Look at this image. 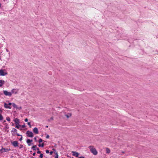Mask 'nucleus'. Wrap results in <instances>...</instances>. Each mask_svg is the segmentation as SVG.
<instances>
[{"mask_svg":"<svg viewBox=\"0 0 158 158\" xmlns=\"http://www.w3.org/2000/svg\"><path fill=\"white\" fill-rule=\"evenodd\" d=\"M89 148L90 149V152L92 153L94 155H96L97 154L98 152L96 149L95 148H93V146H90L89 147Z\"/></svg>","mask_w":158,"mask_h":158,"instance_id":"nucleus-1","label":"nucleus"},{"mask_svg":"<svg viewBox=\"0 0 158 158\" xmlns=\"http://www.w3.org/2000/svg\"><path fill=\"white\" fill-rule=\"evenodd\" d=\"M11 143L14 147L15 148L19 146V143L17 141H11Z\"/></svg>","mask_w":158,"mask_h":158,"instance_id":"nucleus-2","label":"nucleus"},{"mask_svg":"<svg viewBox=\"0 0 158 158\" xmlns=\"http://www.w3.org/2000/svg\"><path fill=\"white\" fill-rule=\"evenodd\" d=\"M3 94L6 96L10 97L12 95L11 92H9L7 90H3Z\"/></svg>","mask_w":158,"mask_h":158,"instance_id":"nucleus-3","label":"nucleus"},{"mask_svg":"<svg viewBox=\"0 0 158 158\" xmlns=\"http://www.w3.org/2000/svg\"><path fill=\"white\" fill-rule=\"evenodd\" d=\"M26 134L27 136L29 137H32L33 136V134L31 131H27Z\"/></svg>","mask_w":158,"mask_h":158,"instance_id":"nucleus-4","label":"nucleus"},{"mask_svg":"<svg viewBox=\"0 0 158 158\" xmlns=\"http://www.w3.org/2000/svg\"><path fill=\"white\" fill-rule=\"evenodd\" d=\"M10 150V149L5 148H2V149L0 150V152L1 153H3L9 152Z\"/></svg>","mask_w":158,"mask_h":158,"instance_id":"nucleus-5","label":"nucleus"},{"mask_svg":"<svg viewBox=\"0 0 158 158\" xmlns=\"http://www.w3.org/2000/svg\"><path fill=\"white\" fill-rule=\"evenodd\" d=\"M7 74V73L5 72L4 71V70L3 69L0 70V75L2 76H4L5 75H6Z\"/></svg>","mask_w":158,"mask_h":158,"instance_id":"nucleus-6","label":"nucleus"},{"mask_svg":"<svg viewBox=\"0 0 158 158\" xmlns=\"http://www.w3.org/2000/svg\"><path fill=\"white\" fill-rule=\"evenodd\" d=\"M72 153H73V155L76 157H78V156L79 155V153L76 152L72 151Z\"/></svg>","mask_w":158,"mask_h":158,"instance_id":"nucleus-7","label":"nucleus"},{"mask_svg":"<svg viewBox=\"0 0 158 158\" xmlns=\"http://www.w3.org/2000/svg\"><path fill=\"white\" fill-rule=\"evenodd\" d=\"M18 92V90L17 89H13L11 90V94L12 93L13 94H16Z\"/></svg>","mask_w":158,"mask_h":158,"instance_id":"nucleus-8","label":"nucleus"},{"mask_svg":"<svg viewBox=\"0 0 158 158\" xmlns=\"http://www.w3.org/2000/svg\"><path fill=\"white\" fill-rule=\"evenodd\" d=\"M33 131L36 134H38L39 133V131L38 128L35 127L33 129Z\"/></svg>","mask_w":158,"mask_h":158,"instance_id":"nucleus-9","label":"nucleus"},{"mask_svg":"<svg viewBox=\"0 0 158 158\" xmlns=\"http://www.w3.org/2000/svg\"><path fill=\"white\" fill-rule=\"evenodd\" d=\"M11 132H12V134L13 135H15V134H14V133H17V130L15 128H13L11 131Z\"/></svg>","mask_w":158,"mask_h":158,"instance_id":"nucleus-10","label":"nucleus"},{"mask_svg":"<svg viewBox=\"0 0 158 158\" xmlns=\"http://www.w3.org/2000/svg\"><path fill=\"white\" fill-rule=\"evenodd\" d=\"M14 121L16 124H17L19 123V120L18 118H15L14 120Z\"/></svg>","mask_w":158,"mask_h":158,"instance_id":"nucleus-11","label":"nucleus"},{"mask_svg":"<svg viewBox=\"0 0 158 158\" xmlns=\"http://www.w3.org/2000/svg\"><path fill=\"white\" fill-rule=\"evenodd\" d=\"M4 107L6 108L11 109V107L8 106V105L6 103H4Z\"/></svg>","mask_w":158,"mask_h":158,"instance_id":"nucleus-12","label":"nucleus"},{"mask_svg":"<svg viewBox=\"0 0 158 158\" xmlns=\"http://www.w3.org/2000/svg\"><path fill=\"white\" fill-rule=\"evenodd\" d=\"M32 141V140H30L29 139H28L27 140V143H28V145L29 146L31 145V144H30V143Z\"/></svg>","mask_w":158,"mask_h":158,"instance_id":"nucleus-13","label":"nucleus"},{"mask_svg":"<svg viewBox=\"0 0 158 158\" xmlns=\"http://www.w3.org/2000/svg\"><path fill=\"white\" fill-rule=\"evenodd\" d=\"M5 83L4 81L0 80V86L2 87L3 85Z\"/></svg>","mask_w":158,"mask_h":158,"instance_id":"nucleus-14","label":"nucleus"},{"mask_svg":"<svg viewBox=\"0 0 158 158\" xmlns=\"http://www.w3.org/2000/svg\"><path fill=\"white\" fill-rule=\"evenodd\" d=\"M12 106L14 107L16 109H19V107H18L15 103H12Z\"/></svg>","mask_w":158,"mask_h":158,"instance_id":"nucleus-15","label":"nucleus"},{"mask_svg":"<svg viewBox=\"0 0 158 158\" xmlns=\"http://www.w3.org/2000/svg\"><path fill=\"white\" fill-rule=\"evenodd\" d=\"M110 152V150L108 148H106V153L109 154Z\"/></svg>","mask_w":158,"mask_h":158,"instance_id":"nucleus-16","label":"nucleus"},{"mask_svg":"<svg viewBox=\"0 0 158 158\" xmlns=\"http://www.w3.org/2000/svg\"><path fill=\"white\" fill-rule=\"evenodd\" d=\"M37 146L36 145L33 146L31 148L34 151H36V148Z\"/></svg>","mask_w":158,"mask_h":158,"instance_id":"nucleus-17","label":"nucleus"},{"mask_svg":"<svg viewBox=\"0 0 158 158\" xmlns=\"http://www.w3.org/2000/svg\"><path fill=\"white\" fill-rule=\"evenodd\" d=\"M5 126L4 127V128L5 129H8L9 128L8 124L7 123H5Z\"/></svg>","mask_w":158,"mask_h":158,"instance_id":"nucleus-18","label":"nucleus"},{"mask_svg":"<svg viewBox=\"0 0 158 158\" xmlns=\"http://www.w3.org/2000/svg\"><path fill=\"white\" fill-rule=\"evenodd\" d=\"M21 127V125L18 124H16V125L15 126V127L19 129L20 127Z\"/></svg>","mask_w":158,"mask_h":158,"instance_id":"nucleus-19","label":"nucleus"},{"mask_svg":"<svg viewBox=\"0 0 158 158\" xmlns=\"http://www.w3.org/2000/svg\"><path fill=\"white\" fill-rule=\"evenodd\" d=\"M71 115V114L70 113H68L67 114L65 115V116L67 118H69L70 117Z\"/></svg>","mask_w":158,"mask_h":158,"instance_id":"nucleus-20","label":"nucleus"},{"mask_svg":"<svg viewBox=\"0 0 158 158\" xmlns=\"http://www.w3.org/2000/svg\"><path fill=\"white\" fill-rule=\"evenodd\" d=\"M38 146L39 147H43L44 146V144L43 143H42L41 144H39L38 145Z\"/></svg>","mask_w":158,"mask_h":158,"instance_id":"nucleus-21","label":"nucleus"},{"mask_svg":"<svg viewBox=\"0 0 158 158\" xmlns=\"http://www.w3.org/2000/svg\"><path fill=\"white\" fill-rule=\"evenodd\" d=\"M56 154V156H55V158H58V153L57 152H56L55 153Z\"/></svg>","mask_w":158,"mask_h":158,"instance_id":"nucleus-22","label":"nucleus"},{"mask_svg":"<svg viewBox=\"0 0 158 158\" xmlns=\"http://www.w3.org/2000/svg\"><path fill=\"white\" fill-rule=\"evenodd\" d=\"M3 119V117L0 114V120H2Z\"/></svg>","mask_w":158,"mask_h":158,"instance_id":"nucleus-23","label":"nucleus"},{"mask_svg":"<svg viewBox=\"0 0 158 158\" xmlns=\"http://www.w3.org/2000/svg\"><path fill=\"white\" fill-rule=\"evenodd\" d=\"M6 120L7 121H8L9 122H10V118L9 117H7L6 118Z\"/></svg>","mask_w":158,"mask_h":158,"instance_id":"nucleus-24","label":"nucleus"},{"mask_svg":"<svg viewBox=\"0 0 158 158\" xmlns=\"http://www.w3.org/2000/svg\"><path fill=\"white\" fill-rule=\"evenodd\" d=\"M42 141H43V140L41 139H40L39 141V143H40L42 142Z\"/></svg>","mask_w":158,"mask_h":158,"instance_id":"nucleus-25","label":"nucleus"},{"mask_svg":"<svg viewBox=\"0 0 158 158\" xmlns=\"http://www.w3.org/2000/svg\"><path fill=\"white\" fill-rule=\"evenodd\" d=\"M43 154H41L39 156V157L40 158H42L43 157Z\"/></svg>","mask_w":158,"mask_h":158,"instance_id":"nucleus-26","label":"nucleus"},{"mask_svg":"<svg viewBox=\"0 0 158 158\" xmlns=\"http://www.w3.org/2000/svg\"><path fill=\"white\" fill-rule=\"evenodd\" d=\"M23 147V145L22 144H20L19 146V148L20 149L22 148Z\"/></svg>","mask_w":158,"mask_h":158,"instance_id":"nucleus-27","label":"nucleus"},{"mask_svg":"<svg viewBox=\"0 0 158 158\" xmlns=\"http://www.w3.org/2000/svg\"><path fill=\"white\" fill-rule=\"evenodd\" d=\"M27 124H28L29 126V127H31V123H30V122H28V123H27Z\"/></svg>","mask_w":158,"mask_h":158,"instance_id":"nucleus-28","label":"nucleus"},{"mask_svg":"<svg viewBox=\"0 0 158 158\" xmlns=\"http://www.w3.org/2000/svg\"><path fill=\"white\" fill-rule=\"evenodd\" d=\"M22 128H24V127H25V124L24 125H21V127Z\"/></svg>","mask_w":158,"mask_h":158,"instance_id":"nucleus-29","label":"nucleus"},{"mask_svg":"<svg viewBox=\"0 0 158 158\" xmlns=\"http://www.w3.org/2000/svg\"><path fill=\"white\" fill-rule=\"evenodd\" d=\"M51 120H53V118L52 117L50 118V119H48V121H50Z\"/></svg>","mask_w":158,"mask_h":158,"instance_id":"nucleus-30","label":"nucleus"},{"mask_svg":"<svg viewBox=\"0 0 158 158\" xmlns=\"http://www.w3.org/2000/svg\"><path fill=\"white\" fill-rule=\"evenodd\" d=\"M46 153L48 154L49 153V151L48 150H46Z\"/></svg>","mask_w":158,"mask_h":158,"instance_id":"nucleus-31","label":"nucleus"},{"mask_svg":"<svg viewBox=\"0 0 158 158\" xmlns=\"http://www.w3.org/2000/svg\"><path fill=\"white\" fill-rule=\"evenodd\" d=\"M38 154H40L41 153V151H40L38 150L37 152Z\"/></svg>","mask_w":158,"mask_h":158,"instance_id":"nucleus-32","label":"nucleus"},{"mask_svg":"<svg viewBox=\"0 0 158 158\" xmlns=\"http://www.w3.org/2000/svg\"><path fill=\"white\" fill-rule=\"evenodd\" d=\"M49 136L48 135H47L46 137V138H47V139H48L49 138Z\"/></svg>","mask_w":158,"mask_h":158,"instance_id":"nucleus-33","label":"nucleus"},{"mask_svg":"<svg viewBox=\"0 0 158 158\" xmlns=\"http://www.w3.org/2000/svg\"><path fill=\"white\" fill-rule=\"evenodd\" d=\"M22 138H23L22 136H21V137L19 139V141H22Z\"/></svg>","mask_w":158,"mask_h":158,"instance_id":"nucleus-34","label":"nucleus"},{"mask_svg":"<svg viewBox=\"0 0 158 158\" xmlns=\"http://www.w3.org/2000/svg\"><path fill=\"white\" fill-rule=\"evenodd\" d=\"M53 153V152L52 151H51L50 152H49V153H50V155H52V154Z\"/></svg>","mask_w":158,"mask_h":158,"instance_id":"nucleus-35","label":"nucleus"},{"mask_svg":"<svg viewBox=\"0 0 158 158\" xmlns=\"http://www.w3.org/2000/svg\"><path fill=\"white\" fill-rule=\"evenodd\" d=\"M16 135H17V136H22V135H20L19 134H17H17H16Z\"/></svg>","mask_w":158,"mask_h":158,"instance_id":"nucleus-36","label":"nucleus"},{"mask_svg":"<svg viewBox=\"0 0 158 158\" xmlns=\"http://www.w3.org/2000/svg\"><path fill=\"white\" fill-rule=\"evenodd\" d=\"M28 121V119L27 118H26L25 119V121L26 122H27Z\"/></svg>","mask_w":158,"mask_h":158,"instance_id":"nucleus-37","label":"nucleus"},{"mask_svg":"<svg viewBox=\"0 0 158 158\" xmlns=\"http://www.w3.org/2000/svg\"><path fill=\"white\" fill-rule=\"evenodd\" d=\"M34 139L35 141H36V142L37 141V139H36V137H35L34 138Z\"/></svg>","mask_w":158,"mask_h":158,"instance_id":"nucleus-38","label":"nucleus"},{"mask_svg":"<svg viewBox=\"0 0 158 158\" xmlns=\"http://www.w3.org/2000/svg\"><path fill=\"white\" fill-rule=\"evenodd\" d=\"M12 104V103L10 102L8 104V105L9 106H11Z\"/></svg>","mask_w":158,"mask_h":158,"instance_id":"nucleus-39","label":"nucleus"},{"mask_svg":"<svg viewBox=\"0 0 158 158\" xmlns=\"http://www.w3.org/2000/svg\"><path fill=\"white\" fill-rule=\"evenodd\" d=\"M22 109V107H19V109H19V110H20Z\"/></svg>","mask_w":158,"mask_h":158,"instance_id":"nucleus-40","label":"nucleus"},{"mask_svg":"<svg viewBox=\"0 0 158 158\" xmlns=\"http://www.w3.org/2000/svg\"><path fill=\"white\" fill-rule=\"evenodd\" d=\"M36 149L38 150V151L39 150V149L38 148H36Z\"/></svg>","mask_w":158,"mask_h":158,"instance_id":"nucleus-41","label":"nucleus"},{"mask_svg":"<svg viewBox=\"0 0 158 158\" xmlns=\"http://www.w3.org/2000/svg\"><path fill=\"white\" fill-rule=\"evenodd\" d=\"M35 152H34L33 154V155L34 156H35Z\"/></svg>","mask_w":158,"mask_h":158,"instance_id":"nucleus-42","label":"nucleus"},{"mask_svg":"<svg viewBox=\"0 0 158 158\" xmlns=\"http://www.w3.org/2000/svg\"><path fill=\"white\" fill-rule=\"evenodd\" d=\"M11 123V124H12V126H13L14 125V123H12V122Z\"/></svg>","mask_w":158,"mask_h":158,"instance_id":"nucleus-43","label":"nucleus"},{"mask_svg":"<svg viewBox=\"0 0 158 158\" xmlns=\"http://www.w3.org/2000/svg\"><path fill=\"white\" fill-rule=\"evenodd\" d=\"M6 50L7 52H9L8 50L7 49H6Z\"/></svg>","mask_w":158,"mask_h":158,"instance_id":"nucleus-44","label":"nucleus"},{"mask_svg":"<svg viewBox=\"0 0 158 158\" xmlns=\"http://www.w3.org/2000/svg\"><path fill=\"white\" fill-rule=\"evenodd\" d=\"M82 157H83V156H80V157H79V158H82Z\"/></svg>","mask_w":158,"mask_h":158,"instance_id":"nucleus-45","label":"nucleus"},{"mask_svg":"<svg viewBox=\"0 0 158 158\" xmlns=\"http://www.w3.org/2000/svg\"><path fill=\"white\" fill-rule=\"evenodd\" d=\"M46 128H48V126H46Z\"/></svg>","mask_w":158,"mask_h":158,"instance_id":"nucleus-46","label":"nucleus"},{"mask_svg":"<svg viewBox=\"0 0 158 158\" xmlns=\"http://www.w3.org/2000/svg\"><path fill=\"white\" fill-rule=\"evenodd\" d=\"M45 158H47V157L46 156H44Z\"/></svg>","mask_w":158,"mask_h":158,"instance_id":"nucleus-47","label":"nucleus"},{"mask_svg":"<svg viewBox=\"0 0 158 158\" xmlns=\"http://www.w3.org/2000/svg\"><path fill=\"white\" fill-rule=\"evenodd\" d=\"M122 152L123 153H125V152L123 151Z\"/></svg>","mask_w":158,"mask_h":158,"instance_id":"nucleus-48","label":"nucleus"},{"mask_svg":"<svg viewBox=\"0 0 158 158\" xmlns=\"http://www.w3.org/2000/svg\"><path fill=\"white\" fill-rule=\"evenodd\" d=\"M6 122V121L5 120H4V121H3V123H4V122Z\"/></svg>","mask_w":158,"mask_h":158,"instance_id":"nucleus-49","label":"nucleus"},{"mask_svg":"<svg viewBox=\"0 0 158 158\" xmlns=\"http://www.w3.org/2000/svg\"><path fill=\"white\" fill-rule=\"evenodd\" d=\"M34 158V157H31L30 158Z\"/></svg>","mask_w":158,"mask_h":158,"instance_id":"nucleus-50","label":"nucleus"},{"mask_svg":"<svg viewBox=\"0 0 158 158\" xmlns=\"http://www.w3.org/2000/svg\"><path fill=\"white\" fill-rule=\"evenodd\" d=\"M1 4L0 3V7H1Z\"/></svg>","mask_w":158,"mask_h":158,"instance_id":"nucleus-51","label":"nucleus"},{"mask_svg":"<svg viewBox=\"0 0 158 158\" xmlns=\"http://www.w3.org/2000/svg\"><path fill=\"white\" fill-rule=\"evenodd\" d=\"M82 158H85V157H84L83 156Z\"/></svg>","mask_w":158,"mask_h":158,"instance_id":"nucleus-52","label":"nucleus"},{"mask_svg":"<svg viewBox=\"0 0 158 158\" xmlns=\"http://www.w3.org/2000/svg\"><path fill=\"white\" fill-rule=\"evenodd\" d=\"M36 158V157H35V158Z\"/></svg>","mask_w":158,"mask_h":158,"instance_id":"nucleus-53","label":"nucleus"}]
</instances>
